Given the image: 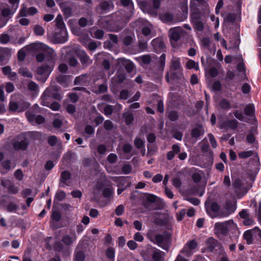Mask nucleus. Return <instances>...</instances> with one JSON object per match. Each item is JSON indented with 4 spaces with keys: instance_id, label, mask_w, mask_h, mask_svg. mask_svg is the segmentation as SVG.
<instances>
[{
    "instance_id": "obj_1",
    "label": "nucleus",
    "mask_w": 261,
    "mask_h": 261,
    "mask_svg": "<svg viewBox=\"0 0 261 261\" xmlns=\"http://www.w3.org/2000/svg\"><path fill=\"white\" fill-rule=\"evenodd\" d=\"M171 237V233L167 232H165L163 234L155 235L152 231H150L147 234V238L150 242L157 244L166 251L169 250Z\"/></svg>"
},
{
    "instance_id": "obj_2",
    "label": "nucleus",
    "mask_w": 261,
    "mask_h": 261,
    "mask_svg": "<svg viewBox=\"0 0 261 261\" xmlns=\"http://www.w3.org/2000/svg\"><path fill=\"white\" fill-rule=\"evenodd\" d=\"M51 98L60 100L62 96L60 93V89L55 85H50L44 91L41 97V105L45 107H49L50 100Z\"/></svg>"
},
{
    "instance_id": "obj_3",
    "label": "nucleus",
    "mask_w": 261,
    "mask_h": 261,
    "mask_svg": "<svg viewBox=\"0 0 261 261\" xmlns=\"http://www.w3.org/2000/svg\"><path fill=\"white\" fill-rule=\"evenodd\" d=\"M231 230L238 231L237 226L232 220L217 222L214 225L215 233L218 237L226 236Z\"/></svg>"
},
{
    "instance_id": "obj_4",
    "label": "nucleus",
    "mask_w": 261,
    "mask_h": 261,
    "mask_svg": "<svg viewBox=\"0 0 261 261\" xmlns=\"http://www.w3.org/2000/svg\"><path fill=\"white\" fill-rule=\"evenodd\" d=\"M192 12L191 19H200L210 13V9L207 3L193 4L190 5Z\"/></svg>"
},
{
    "instance_id": "obj_5",
    "label": "nucleus",
    "mask_w": 261,
    "mask_h": 261,
    "mask_svg": "<svg viewBox=\"0 0 261 261\" xmlns=\"http://www.w3.org/2000/svg\"><path fill=\"white\" fill-rule=\"evenodd\" d=\"M98 23L100 27L109 29L110 31L114 32L120 31L124 27L123 25H114L113 26V22L110 16L102 17L98 20Z\"/></svg>"
},
{
    "instance_id": "obj_6",
    "label": "nucleus",
    "mask_w": 261,
    "mask_h": 261,
    "mask_svg": "<svg viewBox=\"0 0 261 261\" xmlns=\"http://www.w3.org/2000/svg\"><path fill=\"white\" fill-rule=\"evenodd\" d=\"M237 208V200L233 198L232 200H227L224 207L218 216L220 217H226L232 214Z\"/></svg>"
},
{
    "instance_id": "obj_7",
    "label": "nucleus",
    "mask_w": 261,
    "mask_h": 261,
    "mask_svg": "<svg viewBox=\"0 0 261 261\" xmlns=\"http://www.w3.org/2000/svg\"><path fill=\"white\" fill-rule=\"evenodd\" d=\"M51 71L52 67L49 65L39 67L37 69V79L42 83L45 82Z\"/></svg>"
},
{
    "instance_id": "obj_8",
    "label": "nucleus",
    "mask_w": 261,
    "mask_h": 261,
    "mask_svg": "<svg viewBox=\"0 0 261 261\" xmlns=\"http://www.w3.org/2000/svg\"><path fill=\"white\" fill-rule=\"evenodd\" d=\"M160 5L161 1L160 0H153V9L149 5L147 4L146 3H144L143 5L144 7L143 11L152 16H156L158 15L157 10L160 8Z\"/></svg>"
},
{
    "instance_id": "obj_9",
    "label": "nucleus",
    "mask_w": 261,
    "mask_h": 261,
    "mask_svg": "<svg viewBox=\"0 0 261 261\" xmlns=\"http://www.w3.org/2000/svg\"><path fill=\"white\" fill-rule=\"evenodd\" d=\"M1 184L3 187L7 189L8 193L10 194H16L19 191V187L16 186L14 183L9 179H2Z\"/></svg>"
},
{
    "instance_id": "obj_10",
    "label": "nucleus",
    "mask_w": 261,
    "mask_h": 261,
    "mask_svg": "<svg viewBox=\"0 0 261 261\" xmlns=\"http://www.w3.org/2000/svg\"><path fill=\"white\" fill-rule=\"evenodd\" d=\"M197 246V242L193 240L188 242L183 249L181 250V253L185 256L189 257L193 253V250Z\"/></svg>"
},
{
    "instance_id": "obj_11",
    "label": "nucleus",
    "mask_w": 261,
    "mask_h": 261,
    "mask_svg": "<svg viewBox=\"0 0 261 261\" xmlns=\"http://www.w3.org/2000/svg\"><path fill=\"white\" fill-rule=\"evenodd\" d=\"M184 30L181 27H177L171 28L169 30V37L170 40L177 42L181 37V35L183 33Z\"/></svg>"
},
{
    "instance_id": "obj_12",
    "label": "nucleus",
    "mask_w": 261,
    "mask_h": 261,
    "mask_svg": "<svg viewBox=\"0 0 261 261\" xmlns=\"http://www.w3.org/2000/svg\"><path fill=\"white\" fill-rule=\"evenodd\" d=\"M75 53L79 57L81 64L84 67H87L88 65L92 64V60H90V57L84 50H75Z\"/></svg>"
},
{
    "instance_id": "obj_13",
    "label": "nucleus",
    "mask_w": 261,
    "mask_h": 261,
    "mask_svg": "<svg viewBox=\"0 0 261 261\" xmlns=\"http://www.w3.org/2000/svg\"><path fill=\"white\" fill-rule=\"evenodd\" d=\"M208 204V202L206 201L205 203V206L206 212L212 218H214L216 216L212 214V213L215 214L218 213L220 210V206L216 202H213L210 204V205Z\"/></svg>"
},
{
    "instance_id": "obj_14",
    "label": "nucleus",
    "mask_w": 261,
    "mask_h": 261,
    "mask_svg": "<svg viewBox=\"0 0 261 261\" xmlns=\"http://www.w3.org/2000/svg\"><path fill=\"white\" fill-rule=\"evenodd\" d=\"M117 63L118 65L123 66L128 73L132 72L135 67L132 61L123 58H119Z\"/></svg>"
},
{
    "instance_id": "obj_15",
    "label": "nucleus",
    "mask_w": 261,
    "mask_h": 261,
    "mask_svg": "<svg viewBox=\"0 0 261 261\" xmlns=\"http://www.w3.org/2000/svg\"><path fill=\"white\" fill-rule=\"evenodd\" d=\"M76 240V236L74 231L70 234H66L63 236L62 239V242L66 246L72 244Z\"/></svg>"
},
{
    "instance_id": "obj_16",
    "label": "nucleus",
    "mask_w": 261,
    "mask_h": 261,
    "mask_svg": "<svg viewBox=\"0 0 261 261\" xmlns=\"http://www.w3.org/2000/svg\"><path fill=\"white\" fill-rule=\"evenodd\" d=\"M151 45L156 52L165 48V45L162 38L158 37L151 41Z\"/></svg>"
},
{
    "instance_id": "obj_17",
    "label": "nucleus",
    "mask_w": 261,
    "mask_h": 261,
    "mask_svg": "<svg viewBox=\"0 0 261 261\" xmlns=\"http://www.w3.org/2000/svg\"><path fill=\"white\" fill-rule=\"evenodd\" d=\"M71 177V173L65 170L61 172L60 179V183L59 185L60 187H64L65 185L68 186V185L67 183V181L70 179Z\"/></svg>"
},
{
    "instance_id": "obj_18",
    "label": "nucleus",
    "mask_w": 261,
    "mask_h": 261,
    "mask_svg": "<svg viewBox=\"0 0 261 261\" xmlns=\"http://www.w3.org/2000/svg\"><path fill=\"white\" fill-rule=\"evenodd\" d=\"M204 131L202 126L199 125L198 126L193 128L191 130V136L192 138L196 139H198L200 136L203 135Z\"/></svg>"
},
{
    "instance_id": "obj_19",
    "label": "nucleus",
    "mask_w": 261,
    "mask_h": 261,
    "mask_svg": "<svg viewBox=\"0 0 261 261\" xmlns=\"http://www.w3.org/2000/svg\"><path fill=\"white\" fill-rule=\"evenodd\" d=\"M165 60H166V55L165 54H162L161 57H160L159 63L158 65V74L159 76H162L163 72L164 69L165 67Z\"/></svg>"
},
{
    "instance_id": "obj_20",
    "label": "nucleus",
    "mask_w": 261,
    "mask_h": 261,
    "mask_svg": "<svg viewBox=\"0 0 261 261\" xmlns=\"http://www.w3.org/2000/svg\"><path fill=\"white\" fill-rule=\"evenodd\" d=\"M206 244L207 249L211 251H213L215 248L218 245L219 242L215 239L211 237L208 238L206 241Z\"/></svg>"
},
{
    "instance_id": "obj_21",
    "label": "nucleus",
    "mask_w": 261,
    "mask_h": 261,
    "mask_svg": "<svg viewBox=\"0 0 261 261\" xmlns=\"http://www.w3.org/2000/svg\"><path fill=\"white\" fill-rule=\"evenodd\" d=\"M28 143L26 140H22L21 141H16L13 144V147L14 150H25L27 149Z\"/></svg>"
},
{
    "instance_id": "obj_22",
    "label": "nucleus",
    "mask_w": 261,
    "mask_h": 261,
    "mask_svg": "<svg viewBox=\"0 0 261 261\" xmlns=\"http://www.w3.org/2000/svg\"><path fill=\"white\" fill-rule=\"evenodd\" d=\"M159 17L160 20L165 23H171L174 20L173 14L168 12L160 15Z\"/></svg>"
},
{
    "instance_id": "obj_23",
    "label": "nucleus",
    "mask_w": 261,
    "mask_h": 261,
    "mask_svg": "<svg viewBox=\"0 0 261 261\" xmlns=\"http://www.w3.org/2000/svg\"><path fill=\"white\" fill-rule=\"evenodd\" d=\"M99 9L102 11H107L113 8V4L111 1H105L99 4Z\"/></svg>"
},
{
    "instance_id": "obj_24",
    "label": "nucleus",
    "mask_w": 261,
    "mask_h": 261,
    "mask_svg": "<svg viewBox=\"0 0 261 261\" xmlns=\"http://www.w3.org/2000/svg\"><path fill=\"white\" fill-rule=\"evenodd\" d=\"M15 11L16 10H14L13 8H12L11 9L8 8H5L1 11V15L4 17V19L8 20L12 17Z\"/></svg>"
},
{
    "instance_id": "obj_25",
    "label": "nucleus",
    "mask_w": 261,
    "mask_h": 261,
    "mask_svg": "<svg viewBox=\"0 0 261 261\" xmlns=\"http://www.w3.org/2000/svg\"><path fill=\"white\" fill-rule=\"evenodd\" d=\"M180 151V147L178 145L174 144L172 146V150L168 152L167 158L168 160H172L175 156V154H177Z\"/></svg>"
},
{
    "instance_id": "obj_26",
    "label": "nucleus",
    "mask_w": 261,
    "mask_h": 261,
    "mask_svg": "<svg viewBox=\"0 0 261 261\" xmlns=\"http://www.w3.org/2000/svg\"><path fill=\"white\" fill-rule=\"evenodd\" d=\"M94 23L93 19L90 16L88 19L82 17L79 20V24L80 27L84 28L87 25H92Z\"/></svg>"
},
{
    "instance_id": "obj_27",
    "label": "nucleus",
    "mask_w": 261,
    "mask_h": 261,
    "mask_svg": "<svg viewBox=\"0 0 261 261\" xmlns=\"http://www.w3.org/2000/svg\"><path fill=\"white\" fill-rule=\"evenodd\" d=\"M88 75L87 74H84L77 76L74 81L75 85H85L87 82Z\"/></svg>"
},
{
    "instance_id": "obj_28",
    "label": "nucleus",
    "mask_w": 261,
    "mask_h": 261,
    "mask_svg": "<svg viewBox=\"0 0 261 261\" xmlns=\"http://www.w3.org/2000/svg\"><path fill=\"white\" fill-rule=\"evenodd\" d=\"M10 56V51L7 48H0V62L9 58Z\"/></svg>"
},
{
    "instance_id": "obj_29",
    "label": "nucleus",
    "mask_w": 261,
    "mask_h": 261,
    "mask_svg": "<svg viewBox=\"0 0 261 261\" xmlns=\"http://www.w3.org/2000/svg\"><path fill=\"white\" fill-rule=\"evenodd\" d=\"M232 187L235 191L238 193L242 189L243 187L242 180L239 178L234 179L232 182Z\"/></svg>"
},
{
    "instance_id": "obj_30",
    "label": "nucleus",
    "mask_w": 261,
    "mask_h": 261,
    "mask_svg": "<svg viewBox=\"0 0 261 261\" xmlns=\"http://www.w3.org/2000/svg\"><path fill=\"white\" fill-rule=\"evenodd\" d=\"M111 179L117 183L118 187H124L126 183V178L125 177H112Z\"/></svg>"
},
{
    "instance_id": "obj_31",
    "label": "nucleus",
    "mask_w": 261,
    "mask_h": 261,
    "mask_svg": "<svg viewBox=\"0 0 261 261\" xmlns=\"http://www.w3.org/2000/svg\"><path fill=\"white\" fill-rule=\"evenodd\" d=\"M123 117L124 118L125 122L127 125L132 124L134 120L133 114L129 112L124 113Z\"/></svg>"
},
{
    "instance_id": "obj_32",
    "label": "nucleus",
    "mask_w": 261,
    "mask_h": 261,
    "mask_svg": "<svg viewBox=\"0 0 261 261\" xmlns=\"http://www.w3.org/2000/svg\"><path fill=\"white\" fill-rule=\"evenodd\" d=\"M180 60L179 58H173L171 62V69L177 70L180 68Z\"/></svg>"
},
{
    "instance_id": "obj_33",
    "label": "nucleus",
    "mask_w": 261,
    "mask_h": 261,
    "mask_svg": "<svg viewBox=\"0 0 261 261\" xmlns=\"http://www.w3.org/2000/svg\"><path fill=\"white\" fill-rule=\"evenodd\" d=\"M85 254L81 250H75L74 254V261H84Z\"/></svg>"
},
{
    "instance_id": "obj_34",
    "label": "nucleus",
    "mask_w": 261,
    "mask_h": 261,
    "mask_svg": "<svg viewBox=\"0 0 261 261\" xmlns=\"http://www.w3.org/2000/svg\"><path fill=\"white\" fill-rule=\"evenodd\" d=\"M18 73L24 77L29 78H32L33 77V74L26 67H22L20 68L18 70Z\"/></svg>"
},
{
    "instance_id": "obj_35",
    "label": "nucleus",
    "mask_w": 261,
    "mask_h": 261,
    "mask_svg": "<svg viewBox=\"0 0 261 261\" xmlns=\"http://www.w3.org/2000/svg\"><path fill=\"white\" fill-rule=\"evenodd\" d=\"M186 67L187 69H194L196 70H199L198 63L196 62L191 59H190L188 61L186 64Z\"/></svg>"
},
{
    "instance_id": "obj_36",
    "label": "nucleus",
    "mask_w": 261,
    "mask_h": 261,
    "mask_svg": "<svg viewBox=\"0 0 261 261\" xmlns=\"http://www.w3.org/2000/svg\"><path fill=\"white\" fill-rule=\"evenodd\" d=\"M200 19L193 20L191 19V22L195 25V29L198 31H202L204 29L203 23Z\"/></svg>"
},
{
    "instance_id": "obj_37",
    "label": "nucleus",
    "mask_w": 261,
    "mask_h": 261,
    "mask_svg": "<svg viewBox=\"0 0 261 261\" xmlns=\"http://www.w3.org/2000/svg\"><path fill=\"white\" fill-rule=\"evenodd\" d=\"M56 25L57 28L62 30L64 29L65 28V24L63 20L62 16L61 15H58L56 19Z\"/></svg>"
},
{
    "instance_id": "obj_38",
    "label": "nucleus",
    "mask_w": 261,
    "mask_h": 261,
    "mask_svg": "<svg viewBox=\"0 0 261 261\" xmlns=\"http://www.w3.org/2000/svg\"><path fill=\"white\" fill-rule=\"evenodd\" d=\"M164 255L165 253L161 251H155L153 253L152 258L155 261H160L162 260Z\"/></svg>"
},
{
    "instance_id": "obj_39",
    "label": "nucleus",
    "mask_w": 261,
    "mask_h": 261,
    "mask_svg": "<svg viewBox=\"0 0 261 261\" xmlns=\"http://www.w3.org/2000/svg\"><path fill=\"white\" fill-rule=\"evenodd\" d=\"M28 89L32 92H38L39 86L38 85L33 81H30L27 85Z\"/></svg>"
},
{
    "instance_id": "obj_40",
    "label": "nucleus",
    "mask_w": 261,
    "mask_h": 261,
    "mask_svg": "<svg viewBox=\"0 0 261 261\" xmlns=\"http://www.w3.org/2000/svg\"><path fill=\"white\" fill-rule=\"evenodd\" d=\"M98 45H101L100 42L91 41L87 45V48L90 51H94L97 48Z\"/></svg>"
},
{
    "instance_id": "obj_41",
    "label": "nucleus",
    "mask_w": 261,
    "mask_h": 261,
    "mask_svg": "<svg viewBox=\"0 0 261 261\" xmlns=\"http://www.w3.org/2000/svg\"><path fill=\"white\" fill-rule=\"evenodd\" d=\"M245 114L247 116H252L254 113V108L252 105H247L244 110Z\"/></svg>"
},
{
    "instance_id": "obj_42",
    "label": "nucleus",
    "mask_w": 261,
    "mask_h": 261,
    "mask_svg": "<svg viewBox=\"0 0 261 261\" xmlns=\"http://www.w3.org/2000/svg\"><path fill=\"white\" fill-rule=\"evenodd\" d=\"M244 239L246 241L247 244H250L252 242V236L251 230H247L245 232L243 235Z\"/></svg>"
},
{
    "instance_id": "obj_43",
    "label": "nucleus",
    "mask_w": 261,
    "mask_h": 261,
    "mask_svg": "<svg viewBox=\"0 0 261 261\" xmlns=\"http://www.w3.org/2000/svg\"><path fill=\"white\" fill-rule=\"evenodd\" d=\"M34 32L36 35L42 36L44 33V30L41 25H35L34 27Z\"/></svg>"
},
{
    "instance_id": "obj_44",
    "label": "nucleus",
    "mask_w": 261,
    "mask_h": 261,
    "mask_svg": "<svg viewBox=\"0 0 261 261\" xmlns=\"http://www.w3.org/2000/svg\"><path fill=\"white\" fill-rule=\"evenodd\" d=\"M134 145L138 149H141L145 147V142L142 139L136 138L134 140Z\"/></svg>"
},
{
    "instance_id": "obj_45",
    "label": "nucleus",
    "mask_w": 261,
    "mask_h": 261,
    "mask_svg": "<svg viewBox=\"0 0 261 261\" xmlns=\"http://www.w3.org/2000/svg\"><path fill=\"white\" fill-rule=\"evenodd\" d=\"M19 106L18 103L14 101H10L9 105V110L11 112H16L17 110L19 112Z\"/></svg>"
},
{
    "instance_id": "obj_46",
    "label": "nucleus",
    "mask_w": 261,
    "mask_h": 261,
    "mask_svg": "<svg viewBox=\"0 0 261 261\" xmlns=\"http://www.w3.org/2000/svg\"><path fill=\"white\" fill-rule=\"evenodd\" d=\"M167 116L169 119L172 121H176L178 118V113L176 111H172L169 112Z\"/></svg>"
},
{
    "instance_id": "obj_47",
    "label": "nucleus",
    "mask_w": 261,
    "mask_h": 261,
    "mask_svg": "<svg viewBox=\"0 0 261 261\" xmlns=\"http://www.w3.org/2000/svg\"><path fill=\"white\" fill-rule=\"evenodd\" d=\"M116 77L118 83H123L126 78L125 74L121 71H118L116 73Z\"/></svg>"
},
{
    "instance_id": "obj_48",
    "label": "nucleus",
    "mask_w": 261,
    "mask_h": 261,
    "mask_svg": "<svg viewBox=\"0 0 261 261\" xmlns=\"http://www.w3.org/2000/svg\"><path fill=\"white\" fill-rule=\"evenodd\" d=\"M221 108L224 110H229L230 108V103L225 99H223L220 102Z\"/></svg>"
},
{
    "instance_id": "obj_49",
    "label": "nucleus",
    "mask_w": 261,
    "mask_h": 261,
    "mask_svg": "<svg viewBox=\"0 0 261 261\" xmlns=\"http://www.w3.org/2000/svg\"><path fill=\"white\" fill-rule=\"evenodd\" d=\"M10 40L9 35L7 34H2L0 36V42L2 44L8 43Z\"/></svg>"
},
{
    "instance_id": "obj_50",
    "label": "nucleus",
    "mask_w": 261,
    "mask_h": 261,
    "mask_svg": "<svg viewBox=\"0 0 261 261\" xmlns=\"http://www.w3.org/2000/svg\"><path fill=\"white\" fill-rule=\"evenodd\" d=\"M227 125L232 129H235L238 127V122L235 119L230 120L227 122Z\"/></svg>"
},
{
    "instance_id": "obj_51",
    "label": "nucleus",
    "mask_w": 261,
    "mask_h": 261,
    "mask_svg": "<svg viewBox=\"0 0 261 261\" xmlns=\"http://www.w3.org/2000/svg\"><path fill=\"white\" fill-rule=\"evenodd\" d=\"M58 138L55 136H50L48 137L47 142L51 146H54L58 143Z\"/></svg>"
},
{
    "instance_id": "obj_52",
    "label": "nucleus",
    "mask_w": 261,
    "mask_h": 261,
    "mask_svg": "<svg viewBox=\"0 0 261 261\" xmlns=\"http://www.w3.org/2000/svg\"><path fill=\"white\" fill-rule=\"evenodd\" d=\"M17 209L18 206L13 202L9 203L6 207L7 211L9 212H15Z\"/></svg>"
},
{
    "instance_id": "obj_53",
    "label": "nucleus",
    "mask_w": 261,
    "mask_h": 261,
    "mask_svg": "<svg viewBox=\"0 0 261 261\" xmlns=\"http://www.w3.org/2000/svg\"><path fill=\"white\" fill-rule=\"evenodd\" d=\"M172 183L173 186L177 189L180 188L181 186V181L179 177H175L172 180Z\"/></svg>"
},
{
    "instance_id": "obj_54",
    "label": "nucleus",
    "mask_w": 261,
    "mask_h": 261,
    "mask_svg": "<svg viewBox=\"0 0 261 261\" xmlns=\"http://www.w3.org/2000/svg\"><path fill=\"white\" fill-rule=\"evenodd\" d=\"M253 154L252 151H243L239 153V156L242 159H246L252 156Z\"/></svg>"
},
{
    "instance_id": "obj_55",
    "label": "nucleus",
    "mask_w": 261,
    "mask_h": 261,
    "mask_svg": "<svg viewBox=\"0 0 261 261\" xmlns=\"http://www.w3.org/2000/svg\"><path fill=\"white\" fill-rule=\"evenodd\" d=\"M142 63L145 65L149 64L151 62V57L149 55H143L141 57Z\"/></svg>"
},
{
    "instance_id": "obj_56",
    "label": "nucleus",
    "mask_w": 261,
    "mask_h": 261,
    "mask_svg": "<svg viewBox=\"0 0 261 261\" xmlns=\"http://www.w3.org/2000/svg\"><path fill=\"white\" fill-rule=\"evenodd\" d=\"M236 15L233 13L228 14L226 17H224V21L226 22H233L236 20Z\"/></svg>"
},
{
    "instance_id": "obj_57",
    "label": "nucleus",
    "mask_w": 261,
    "mask_h": 261,
    "mask_svg": "<svg viewBox=\"0 0 261 261\" xmlns=\"http://www.w3.org/2000/svg\"><path fill=\"white\" fill-rule=\"evenodd\" d=\"M104 32L102 30L98 29L94 33L93 37L97 39H101L103 37Z\"/></svg>"
},
{
    "instance_id": "obj_58",
    "label": "nucleus",
    "mask_w": 261,
    "mask_h": 261,
    "mask_svg": "<svg viewBox=\"0 0 261 261\" xmlns=\"http://www.w3.org/2000/svg\"><path fill=\"white\" fill-rule=\"evenodd\" d=\"M103 126L105 129L110 130L114 128V124L111 120H107L104 122Z\"/></svg>"
},
{
    "instance_id": "obj_59",
    "label": "nucleus",
    "mask_w": 261,
    "mask_h": 261,
    "mask_svg": "<svg viewBox=\"0 0 261 261\" xmlns=\"http://www.w3.org/2000/svg\"><path fill=\"white\" fill-rule=\"evenodd\" d=\"M106 255L110 259H113L115 256V250L113 248H109L106 251Z\"/></svg>"
},
{
    "instance_id": "obj_60",
    "label": "nucleus",
    "mask_w": 261,
    "mask_h": 261,
    "mask_svg": "<svg viewBox=\"0 0 261 261\" xmlns=\"http://www.w3.org/2000/svg\"><path fill=\"white\" fill-rule=\"evenodd\" d=\"M113 193L112 188H105L102 191V194L103 196L107 198L111 197Z\"/></svg>"
},
{
    "instance_id": "obj_61",
    "label": "nucleus",
    "mask_w": 261,
    "mask_h": 261,
    "mask_svg": "<svg viewBox=\"0 0 261 261\" xmlns=\"http://www.w3.org/2000/svg\"><path fill=\"white\" fill-rule=\"evenodd\" d=\"M11 161L8 160L4 161L2 163V166L3 168L6 170V172L9 171L11 169Z\"/></svg>"
},
{
    "instance_id": "obj_62",
    "label": "nucleus",
    "mask_w": 261,
    "mask_h": 261,
    "mask_svg": "<svg viewBox=\"0 0 261 261\" xmlns=\"http://www.w3.org/2000/svg\"><path fill=\"white\" fill-rule=\"evenodd\" d=\"M134 41V39L132 36H126L123 39V43L126 46L130 45Z\"/></svg>"
},
{
    "instance_id": "obj_63",
    "label": "nucleus",
    "mask_w": 261,
    "mask_h": 261,
    "mask_svg": "<svg viewBox=\"0 0 261 261\" xmlns=\"http://www.w3.org/2000/svg\"><path fill=\"white\" fill-rule=\"evenodd\" d=\"M14 175L15 178L19 180H22L23 178V174L20 169L16 170Z\"/></svg>"
},
{
    "instance_id": "obj_64",
    "label": "nucleus",
    "mask_w": 261,
    "mask_h": 261,
    "mask_svg": "<svg viewBox=\"0 0 261 261\" xmlns=\"http://www.w3.org/2000/svg\"><path fill=\"white\" fill-rule=\"evenodd\" d=\"M51 217L52 219L54 220L55 221H59L61 218V214L58 211H54L53 212Z\"/></svg>"
}]
</instances>
